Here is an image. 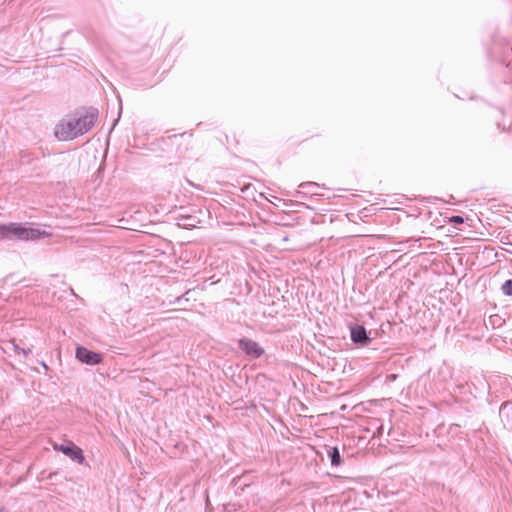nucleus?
<instances>
[{
	"label": "nucleus",
	"mask_w": 512,
	"mask_h": 512,
	"mask_svg": "<svg viewBox=\"0 0 512 512\" xmlns=\"http://www.w3.org/2000/svg\"><path fill=\"white\" fill-rule=\"evenodd\" d=\"M497 127L501 131H510L512 129V117H509L507 120H503L502 122H497Z\"/></svg>",
	"instance_id": "obj_14"
},
{
	"label": "nucleus",
	"mask_w": 512,
	"mask_h": 512,
	"mask_svg": "<svg viewBox=\"0 0 512 512\" xmlns=\"http://www.w3.org/2000/svg\"><path fill=\"white\" fill-rule=\"evenodd\" d=\"M40 234V230L26 227L22 223L0 225V238L3 239L35 240L40 237Z\"/></svg>",
	"instance_id": "obj_2"
},
{
	"label": "nucleus",
	"mask_w": 512,
	"mask_h": 512,
	"mask_svg": "<svg viewBox=\"0 0 512 512\" xmlns=\"http://www.w3.org/2000/svg\"><path fill=\"white\" fill-rule=\"evenodd\" d=\"M325 450L332 468H339L344 464V456L338 446L325 445Z\"/></svg>",
	"instance_id": "obj_9"
},
{
	"label": "nucleus",
	"mask_w": 512,
	"mask_h": 512,
	"mask_svg": "<svg viewBox=\"0 0 512 512\" xmlns=\"http://www.w3.org/2000/svg\"><path fill=\"white\" fill-rule=\"evenodd\" d=\"M488 57L499 60L501 64L512 70V43L506 38L496 36L492 47L487 50Z\"/></svg>",
	"instance_id": "obj_3"
},
{
	"label": "nucleus",
	"mask_w": 512,
	"mask_h": 512,
	"mask_svg": "<svg viewBox=\"0 0 512 512\" xmlns=\"http://www.w3.org/2000/svg\"><path fill=\"white\" fill-rule=\"evenodd\" d=\"M117 123H118V119L114 120L111 130L114 129V127L116 126Z\"/></svg>",
	"instance_id": "obj_20"
},
{
	"label": "nucleus",
	"mask_w": 512,
	"mask_h": 512,
	"mask_svg": "<svg viewBox=\"0 0 512 512\" xmlns=\"http://www.w3.org/2000/svg\"><path fill=\"white\" fill-rule=\"evenodd\" d=\"M349 330L350 339L356 346L365 347L371 343L372 338L363 324H351Z\"/></svg>",
	"instance_id": "obj_7"
},
{
	"label": "nucleus",
	"mask_w": 512,
	"mask_h": 512,
	"mask_svg": "<svg viewBox=\"0 0 512 512\" xmlns=\"http://www.w3.org/2000/svg\"><path fill=\"white\" fill-rule=\"evenodd\" d=\"M191 292V290H187L184 294L178 296L175 298V300L172 302L174 304H182L184 301L185 302H188V298H187V295Z\"/></svg>",
	"instance_id": "obj_15"
},
{
	"label": "nucleus",
	"mask_w": 512,
	"mask_h": 512,
	"mask_svg": "<svg viewBox=\"0 0 512 512\" xmlns=\"http://www.w3.org/2000/svg\"><path fill=\"white\" fill-rule=\"evenodd\" d=\"M174 219L177 225L184 229L194 228L200 223L198 216L185 212L183 208L175 213Z\"/></svg>",
	"instance_id": "obj_8"
},
{
	"label": "nucleus",
	"mask_w": 512,
	"mask_h": 512,
	"mask_svg": "<svg viewBox=\"0 0 512 512\" xmlns=\"http://www.w3.org/2000/svg\"><path fill=\"white\" fill-rule=\"evenodd\" d=\"M500 290L505 296H512V279H507L500 287Z\"/></svg>",
	"instance_id": "obj_13"
},
{
	"label": "nucleus",
	"mask_w": 512,
	"mask_h": 512,
	"mask_svg": "<svg viewBox=\"0 0 512 512\" xmlns=\"http://www.w3.org/2000/svg\"><path fill=\"white\" fill-rule=\"evenodd\" d=\"M449 221L453 224H462L464 222V218L460 215H454L450 217Z\"/></svg>",
	"instance_id": "obj_17"
},
{
	"label": "nucleus",
	"mask_w": 512,
	"mask_h": 512,
	"mask_svg": "<svg viewBox=\"0 0 512 512\" xmlns=\"http://www.w3.org/2000/svg\"><path fill=\"white\" fill-rule=\"evenodd\" d=\"M54 449L69 457L72 461L76 462L77 464H86L88 466L82 448L77 446L75 443L69 441L67 443L56 444L54 445Z\"/></svg>",
	"instance_id": "obj_5"
},
{
	"label": "nucleus",
	"mask_w": 512,
	"mask_h": 512,
	"mask_svg": "<svg viewBox=\"0 0 512 512\" xmlns=\"http://www.w3.org/2000/svg\"><path fill=\"white\" fill-rule=\"evenodd\" d=\"M75 358L82 364L95 366L103 363L104 354L80 345L76 347Z\"/></svg>",
	"instance_id": "obj_6"
},
{
	"label": "nucleus",
	"mask_w": 512,
	"mask_h": 512,
	"mask_svg": "<svg viewBox=\"0 0 512 512\" xmlns=\"http://www.w3.org/2000/svg\"><path fill=\"white\" fill-rule=\"evenodd\" d=\"M237 345L249 361L257 360L265 354V349L258 342L247 337L238 339Z\"/></svg>",
	"instance_id": "obj_4"
},
{
	"label": "nucleus",
	"mask_w": 512,
	"mask_h": 512,
	"mask_svg": "<svg viewBox=\"0 0 512 512\" xmlns=\"http://www.w3.org/2000/svg\"><path fill=\"white\" fill-rule=\"evenodd\" d=\"M487 401L491 405L493 402H495V399H487Z\"/></svg>",
	"instance_id": "obj_21"
},
{
	"label": "nucleus",
	"mask_w": 512,
	"mask_h": 512,
	"mask_svg": "<svg viewBox=\"0 0 512 512\" xmlns=\"http://www.w3.org/2000/svg\"><path fill=\"white\" fill-rule=\"evenodd\" d=\"M319 187L316 182H303L299 185V190H296L294 196L297 198H305L308 196L318 195L315 190Z\"/></svg>",
	"instance_id": "obj_10"
},
{
	"label": "nucleus",
	"mask_w": 512,
	"mask_h": 512,
	"mask_svg": "<svg viewBox=\"0 0 512 512\" xmlns=\"http://www.w3.org/2000/svg\"><path fill=\"white\" fill-rule=\"evenodd\" d=\"M502 324H503V320L497 314L491 315L488 317L487 320H484V325L486 326V328H488V326H491L492 328H496V327H500Z\"/></svg>",
	"instance_id": "obj_12"
},
{
	"label": "nucleus",
	"mask_w": 512,
	"mask_h": 512,
	"mask_svg": "<svg viewBox=\"0 0 512 512\" xmlns=\"http://www.w3.org/2000/svg\"><path fill=\"white\" fill-rule=\"evenodd\" d=\"M13 349L17 354H23L24 356H27L28 353H30V349H24L21 348L19 345H17L15 342H13Z\"/></svg>",
	"instance_id": "obj_16"
},
{
	"label": "nucleus",
	"mask_w": 512,
	"mask_h": 512,
	"mask_svg": "<svg viewBox=\"0 0 512 512\" xmlns=\"http://www.w3.org/2000/svg\"><path fill=\"white\" fill-rule=\"evenodd\" d=\"M39 364L44 368V370L47 372L49 370V366L45 361H39Z\"/></svg>",
	"instance_id": "obj_19"
},
{
	"label": "nucleus",
	"mask_w": 512,
	"mask_h": 512,
	"mask_svg": "<svg viewBox=\"0 0 512 512\" xmlns=\"http://www.w3.org/2000/svg\"><path fill=\"white\" fill-rule=\"evenodd\" d=\"M499 417L504 425L512 424V400H506L501 404L499 407Z\"/></svg>",
	"instance_id": "obj_11"
},
{
	"label": "nucleus",
	"mask_w": 512,
	"mask_h": 512,
	"mask_svg": "<svg viewBox=\"0 0 512 512\" xmlns=\"http://www.w3.org/2000/svg\"><path fill=\"white\" fill-rule=\"evenodd\" d=\"M423 200L425 202H427V203H434V201L438 200V197H436V196H429V197H425Z\"/></svg>",
	"instance_id": "obj_18"
},
{
	"label": "nucleus",
	"mask_w": 512,
	"mask_h": 512,
	"mask_svg": "<svg viewBox=\"0 0 512 512\" xmlns=\"http://www.w3.org/2000/svg\"><path fill=\"white\" fill-rule=\"evenodd\" d=\"M98 109L90 107L84 114L60 120L54 128V136L59 141H72L88 133L98 120Z\"/></svg>",
	"instance_id": "obj_1"
}]
</instances>
